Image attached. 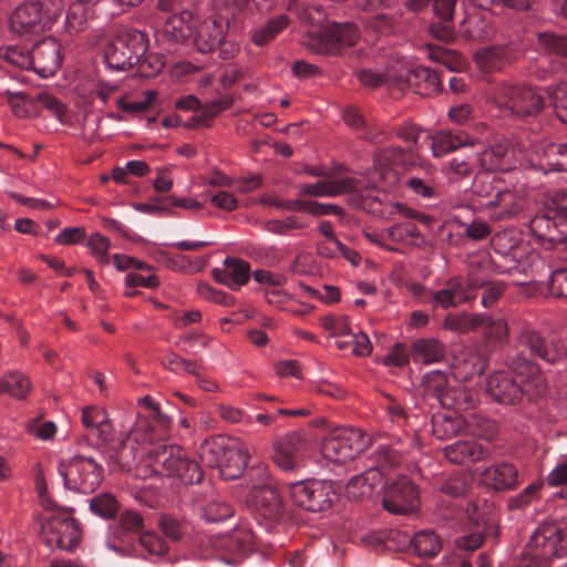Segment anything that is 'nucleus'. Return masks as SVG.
Masks as SVG:
<instances>
[{
	"mask_svg": "<svg viewBox=\"0 0 567 567\" xmlns=\"http://www.w3.org/2000/svg\"><path fill=\"white\" fill-rule=\"evenodd\" d=\"M402 166L405 175L402 184L406 190L421 199H436L441 196L442 185L436 168L430 163L415 164V152L412 147L390 146L380 148L373 156V168L370 181L383 188L393 187L398 181L395 167Z\"/></svg>",
	"mask_w": 567,
	"mask_h": 567,
	"instance_id": "nucleus-1",
	"label": "nucleus"
},
{
	"mask_svg": "<svg viewBox=\"0 0 567 567\" xmlns=\"http://www.w3.org/2000/svg\"><path fill=\"white\" fill-rule=\"evenodd\" d=\"M251 0H215L213 14L202 21L193 32L196 50L207 54L218 51L223 60L233 59L239 51L238 43L227 37V31L241 28L251 11Z\"/></svg>",
	"mask_w": 567,
	"mask_h": 567,
	"instance_id": "nucleus-2",
	"label": "nucleus"
},
{
	"mask_svg": "<svg viewBox=\"0 0 567 567\" xmlns=\"http://www.w3.org/2000/svg\"><path fill=\"white\" fill-rule=\"evenodd\" d=\"M506 364L520 380H515L505 371L491 374L487 378L486 390L496 402L516 404L523 396L533 401L546 392L547 384L540 367L532 362L523 351L509 353Z\"/></svg>",
	"mask_w": 567,
	"mask_h": 567,
	"instance_id": "nucleus-3",
	"label": "nucleus"
},
{
	"mask_svg": "<svg viewBox=\"0 0 567 567\" xmlns=\"http://www.w3.org/2000/svg\"><path fill=\"white\" fill-rule=\"evenodd\" d=\"M106 65L115 71L137 66L141 75L155 76L164 66V58L150 51V38L135 28L120 30L104 51Z\"/></svg>",
	"mask_w": 567,
	"mask_h": 567,
	"instance_id": "nucleus-4",
	"label": "nucleus"
},
{
	"mask_svg": "<svg viewBox=\"0 0 567 567\" xmlns=\"http://www.w3.org/2000/svg\"><path fill=\"white\" fill-rule=\"evenodd\" d=\"M251 450L239 439L216 435L199 445L198 455L206 466L218 468L224 480H235L247 467Z\"/></svg>",
	"mask_w": 567,
	"mask_h": 567,
	"instance_id": "nucleus-5",
	"label": "nucleus"
},
{
	"mask_svg": "<svg viewBox=\"0 0 567 567\" xmlns=\"http://www.w3.org/2000/svg\"><path fill=\"white\" fill-rule=\"evenodd\" d=\"M146 465L153 474L173 477L183 484H198L204 477L198 463L176 444H163L148 450Z\"/></svg>",
	"mask_w": 567,
	"mask_h": 567,
	"instance_id": "nucleus-6",
	"label": "nucleus"
},
{
	"mask_svg": "<svg viewBox=\"0 0 567 567\" xmlns=\"http://www.w3.org/2000/svg\"><path fill=\"white\" fill-rule=\"evenodd\" d=\"M401 462V455L388 445L378 446L371 455V465L361 474L352 476L344 486L349 499L371 498L386 473Z\"/></svg>",
	"mask_w": 567,
	"mask_h": 567,
	"instance_id": "nucleus-7",
	"label": "nucleus"
},
{
	"mask_svg": "<svg viewBox=\"0 0 567 567\" xmlns=\"http://www.w3.org/2000/svg\"><path fill=\"white\" fill-rule=\"evenodd\" d=\"M63 9L62 0H32L18 7L10 18L13 33L31 39L51 29Z\"/></svg>",
	"mask_w": 567,
	"mask_h": 567,
	"instance_id": "nucleus-8",
	"label": "nucleus"
},
{
	"mask_svg": "<svg viewBox=\"0 0 567 567\" xmlns=\"http://www.w3.org/2000/svg\"><path fill=\"white\" fill-rule=\"evenodd\" d=\"M494 102L504 115L523 118L539 114L546 97L530 86L502 84L495 92Z\"/></svg>",
	"mask_w": 567,
	"mask_h": 567,
	"instance_id": "nucleus-9",
	"label": "nucleus"
},
{
	"mask_svg": "<svg viewBox=\"0 0 567 567\" xmlns=\"http://www.w3.org/2000/svg\"><path fill=\"white\" fill-rule=\"evenodd\" d=\"M524 555L536 567L547 566L554 557L567 556V533L554 524L539 526L530 536Z\"/></svg>",
	"mask_w": 567,
	"mask_h": 567,
	"instance_id": "nucleus-10",
	"label": "nucleus"
},
{
	"mask_svg": "<svg viewBox=\"0 0 567 567\" xmlns=\"http://www.w3.org/2000/svg\"><path fill=\"white\" fill-rule=\"evenodd\" d=\"M58 472L68 489L82 494L93 493L103 480V467L93 457L82 455L62 460Z\"/></svg>",
	"mask_w": 567,
	"mask_h": 567,
	"instance_id": "nucleus-11",
	"label": "nucleus"
},
{
	"mask_svg": "<svg viewBox=\"0 0 567 567\" xmlns=\"http://www.w3.org/2000/svg\"><path fill=\"white\" fill-rule=\"evenodd\" d=\"M370 444V436L357 427L334 429L322 442V456L333 463L354 458Z\"/></svg>",
	"mask_w": 567,
	"mask_h": 567,
	"instance_id": "nucleus-12",
	"label": "nucleus"
},
{
	"mask_svg": "<svg viewBox=\"0 0 567 567\" xmlns=\"http://www.w3.org/2000/svg\"><path fill=\"white\" fill-rule=\"evenodd\" d=\"M286 489L296 506L309 512L329 509L336 499L332 484L326 481H299L288 484Z\"/></svg>",
	"mask_w": 567,
	"mask_h": 567,
	"instance_id": "nucleus-13",
	"label": "nucleus"
},
{
	"mask_svg": "<svg viewBox=\"0 0 567 567\" xmlns=\"http://www.w3.org/2000/svg\"><path fill=\"white\" fill-rule=\"evenodd\" d=\"M308 34L311 50L330 55H337L343 48L354 45L360 37L358 27L351 22H331L322 30Z\"/></svg>",
	"mask_w": 567,
	"mask_h": 567,
	"instance_id": "nucleus-14",
	"label": "nucleus"
},
{
	"mask_svg": "<svg viewBox=\"0 0 567 567\" xmlns=\"http://www.w3.org/2000/svg\"><path fill=\"white\" fill-rule=\"evenodd\" d=\"M41 539L49 548L72 550L80 539L79 526L68 513L52 514L41 526Z\"/></svg>",
	"mask_w": 567,
	"mask_h": 567,
	"instance_id": "nucleus-15",
	"label": "nucleus"
},
{
	"mask_svg": "<svg viewBox=\"0 0 567 567\" xmlns=\"http://www.w3.org/2000/svg\"><path fill=\"white\" fill-rule=\"evenodd\" d=\"M518 344L520 351H528L527 358L532 362V358L539 359L548 365H564L566 362L565 346L556 338H545L535 330L526 329L519 334Z\"/></svg>",
	"mask_w": 567,
	"mask_h": 567,
	"instance_id": "nucleus-16",
	"label": "nucleus"
},
{
	"mask_svg": "<svg viewBox=\"0 0 567 567\" xmlns=\"http://www.w3.org/2000/svg\"><path fill=\"white\" fill-rule=\"evenodd\" d=\"M372 176V171L368 173L367 176L360 177L362 181V189L355 192V196L353 197V204L357 207H360L363 210H368L374 215H379L380 217L392 220L396 214L403 215L405 217H413L415 212L409 208L406 205L401 203H390L385 206H382L381 199L374 195H372L373 190L382 189L386 190L388 188L381 187V184L377 182L379 187L370 181Z\"/></svg>",
	"mask_w": 567,
	"mask_h": 567,
	"instance_id": "nucleus-17",
	"label": "nucleus"
},
{
	"mask_svg": "<svg viewBox=\"0 0 567 567\" xmlns=\"http://www.w3.org/2000/svg\"><path fill=\"white\" fill-rule=\"evenodd\" d=\"M389 550H403L406 547H413L419 557L433 558L441 548L442 540L433 530H421L411 537L408 534H401L400 530H390L383 540Z\"/></svg>",
	"mask_w": 567,
	"mask_h": 567,
	"instance_id": "nucleus-18",
	"label": "nucleus"
},
{
	"mask_svg": "<svg viewBox=\"0 0 567 567\" xmlns=\"http://www.w3.org/2000/svg\"><path fill=\"white\" fill-rule=\"evenodd\" d=\"M382 504L392 514H410L420 505L419 489L411 480L401 476L384 486Z\"/></svg>",
	"mask_w": 567,
	"mask_h": 567,
	"instance_id": "nucleus-19",
	"label": "nucleus"
},
{
	"mask_svg": "<svg viewBox=\"0 0 567 567\" xmlns=\"http://www.w3.org/2000/svg\"><path fill=\"white\" fill-rule=\"evenodd\" d=\"M249 501L258 517L266 520L268 529L279 522L285 513L282 497L278 489L268 484L254 486Z\"/></svg>",
	"mask_w": 567,
	"mask_h": 567,
	"instance_id": "nucleus-20",
	"label": "nucleus"
},
{
	"mask_svg": "<svg viewBox=\"0 0 567 567\" xmlns=\"http://www.w3.org/2000/svg\"><path fill=\"white\" fill-rule=\"evenodd\" d=\"M309 441L303 432H290L274 442L272 458L285 471H292L299 466Z\"/></svg>",
	"mask_w": 567,
	"mask_h": 567,
	"instance_id": "nucleus-21",
	"label": "nucleus"
},
{
	"mask_svg": "<svg viewBox=\"0 0 567 567\" xmlns=\"http://www.w3.org/2000/svg\"><path fill=\"white\" fill-rule=\"evenodd\" d=\"M31 66L42 78L53 76L61 66V45L53 38H44L31 48Z\"/></svg>",
	"mask_w": 567,
	"mask_h": 567,
	"instance_id": "nucleus-22",
	"label": "nucleus"
},
{
	"mask_svg": "<svg viewBox=\"0 0 567 567\" xmlns=\"http://www.w3.org/2000/svg\"><path fill=\"white\" fill-rule=\"evenodd\" d=\"M480 285L478 277L470 275L467 279L451 278L445 286L434 292L433 300L442 308L456 307L475 298V286Z\"/></svg>",
	"mask_w": 567,
	"mask_h": 567,
	"instance_id": "nucleus-23",
	"label": "nucleus"
},
{
	"mask_svg": "<svg viewBox=\"0 0 567 567\" xmlns=\"http://www.w3.org/2000/svg\"><path fill=\"white\" fill-rule=\"evenodd\" d=\"M529 228L537 238L550 244L564 243L567 238L566 219H559L548 205L544 214H538L530 219Z\"/></svg>",
	"mask_w": 567,
	"mask_h": 567,
	"instance_id": "nucleus-24",
	"label": "nucleus"
},
{
	"mask_svg": "<svg viewBox=\"0 0 567 567\" xmlns=\"http://www.w3.org/2000/svg\"><path fill=\"white\" fill-rule=\"evenodd\" d=\"M514 148L507 140L492 143L476 155L481 171L505 172L513 167Z\"/></svg>",
	"mask_w": 567,
	"mask_h": 567,
	"instance_id": "nucleus-25",
	"label": "nucleus"
},
{
	"mask_svg": "<svg viewBox=\"0 0 567 567\" xmlns=\"http://www.w3.org/2000/svg\"><path fill=\"white\" fill-rule=\"evenodd\" d=\"M362 189V181L354 177H343L340 179H324L315 184H305L300 187V195L313 197H336L342 194H349L352 198L355 192Z\"/></svg>",
	"mask_w": 567,
	"mask_h": 567,
	"instance_id": "nucleus-26",
	"label": "nucleus"
},
{
	"mask_svg": "<svg viewBox=\"0 0 567 567\" xmlns=\"http://www.w3.org/2000/svg\"><path fill=\"white\" fill-rule=\"evenodd\" d=\"M485 486L504 492L516 488L519 485V476L516 466L512 463L501 462L486 467L481 475Z\"/></svg>",
	"mask_w": 567,
	"mask_h": 567,
	"instance_id": "nucleus-27",
	"label": "nucleus"
},
{
	"mask_svg": "<svg viewBox=\"0 0 567 567\" xmlns=\"http://www.w3.org/2000/svg\"><path fill=\"white\" fill-rule=\"evenodd\" d=\"M404 80L408 86L416 94L431 96L441 91V76L435 70L416 65L405 72Z\"/></svg>",
	"mask_w": 567,
	"mask_h": 567,
	"instance_id": "nucleus-28",
	"label": "nucleus"
},
{
	"mask_svg": "<svg viewBox=\"0 0 567 567\" xmlns=\"http://www.w3.org/2000/svg\"><path fill=\"white\" fill-rule=\"evenodd\" d=\"M214 279L233 290L246 285L250 278V265L246 260L227 257L224 260V269L213 270Z\"/></svg>",
	"mask_w": 567,
	"mask_h": 567,
	"instance_id": "nucleus-29",
	"label": "nucleus"
},
{
	"mask_svg": "<svg viewBox=\"0 0 567 567\" xmlns=\"http://www.w3.org/2000/svg\"><path fill=\"white\" fill-rule=\"evenodd\" d=\"M434 157L444 156L457 148L473 144V138L462 130H441L434 135H426Z\"/></svg>",
	"mask_w": 567,
	"mask_h": 567,
	"instance_id": "nucleus-30",
	"label": "nucleus"
},
{
	"mask_svg": "<svg viewBox=\"0 0 567 567\" xmlns=\"http://www.w3.org/2000/svg\"><path fill=\"white\" fill-rule=\"evenodd\" d=\"M505 182L495 173L480 171L471 185V197L480 205L488 209V202H494L497 190H501Z\"/></svg>",
	"mask_w": 567,
	"mask_h": 567,
	"instance_id": "nucleus-31",
	"label": "nucleus"
},
{
	"mask_svg": "<svg viewBox=\"0 0 567 567\" xmlns=\"http://www.w3.org/2000/svg\"><path fill=\"white\" fill-rule=\"evenodd\" d=\"M524 207L523 197L515 190L509 189L506 184L497 190L494 202H488V210H492V218L499 220L512 218L518 215Z\"/></svg>",
	"mask_w": 567,
	"mask_h": 567,
	"instance_id": "nucleus-32",
	"label": "nucleus"
},
{
	"mask_svg": "<svg viewBox=\"0 0 567 567\" xmlns=\"http://www.w3.org/2000/svg\"><path fill=\"white\" fill-rule=\"evenodd\" d=\"M234 104V97L226 93L223 97L206 103L198 114L192 115L183 126L187 128L209 127L214 117L221 112L230 109Z\"/></svg>",
	"mask_w": 567,
	"mask_h": 567,
	"instance_id": "nucleus-33",
	"label": "nucleus"
},
{
	"mask_svg": "<svg viewBox=\"0 0 567 567\" xmlns=\"http://www.w3.org/2000/svg\"><path fill=\"white\" fill-rule=\"evenodd\" d=\"M512 59V50L505 45L488 47L475 53V62L485 73L502 70Z\"/></svg>",
	"mask_w": 567,
	"mask_h": 567,
	"instance_id": "nucleus-34",
	"label": "nucleus"
},
{
	"mask_svg": "<svg viewBox=\"0 0 567 567\" xmlns=\"http://www.w3.org/2000/svg\"><path fill=\"white\" fill-rule=\"evenodd\" d=\"M444 455L451 463L464 464L483 460L486 450L475 441L465 440L445 446Z\"/></svg>",
	"mask_w": 567,
	"mask_h": 567,
	"instance_id": "nucleus-35",
	"label": "nucleus"
},
{
	"mask_svg": "<svg viewBox=\"0 0 567 567\" xmlns=\"http://www.w3.org/2000/svg\"><path fill=\"white\" fill-rule=\"evenodd\" d=\"M445 357V346L434 338H420L411 346V358L414 362L432 364Z\"/></svg>",
	"mask_w": 567,
	"mask_h": 567,
	"instance_id": "nucleus-36",
	"label": "nucleus"
},
{
	"mask_svg": "<svg viewBox=\"0 0 567 567\" xmlns=\"http://www.w3.org/2000/svg\"><path fill=\"white\" fill-rule=\"evenodd\" d=\"M136 535L115 525L109 534L105 545L106 547L122 557H132L136 554Z\"/></svg>",
	"mask_w": 567,
	"mask_h": 567,
	"instance_id": "nucleus-37",
	"label": "nucleus"
},
{
	"mask_svg": "<svg viewBox=\"0 0 567 567\" xmlns=\"http://www.w3.org/2000/svg\"><path fill=\"white\" fill-rule=\"evenodd\" d=\"M432 432L439 440H449L460 434L465 427V421L450 414H435L432 417Z\"/></svg>",
	"mask_w": 567,
	"mask_h": 567,
	"instance_id": "nucleus-38",
	"label": "nucleus"
},
{
	"mask_svg": "<svg viewBox=\"0 0 567 567\" xmlns=\"http://www.w3.org/2000/svg\"><path fill=\"white\" fill-rule=\"evenodd\" d=\"M289 24V18L280 14L270 19L265 25L257 28L251 37L252 42L258 47H264L271 42Z\"/></svg>",
	"mask_w": 567,
	"mask_h": 567,
	"instance_id": "nucleus-39",
	"label": "nucleus"
},
{
	"mask_svg": "<svg viewBox=\"0 0 567 567\" xmlns=\"http://www.w3.org/2000/svg\"><path fill=\"white\" fill-rule=\"evenodd\" d=\"M422 384L425 396L435 399L442 405L445 404L444 395L447 388V377L444 372L439 370L427 372L423 375Z\"/></svg>",
	"mask_w": 567,
	"mask_h": 567,
	"instance_id": "nucleus-40",
	"label": "nucleus"
},
{
	"mask_svg": "<svg viewBox=\"0 0 567 567\" xmlns=\"http://www.w3.org/2000/svg\"><path fill=\"white\" fill-rule=\"evenodd\" d=\"M539 49L546 54L567 58V35L555 32H539L537 34Z\"/></svg>",
	"mask_w": 567,
	"mask_h": 567,
	"instance_id": "nucleus-41",
	"label": "nucleus"
},
{
	"mask_svg": "<svg viewBox=\"0 0 567 567\" xmlns=\"http://www.w3.org/2000/svg\"><path fill=\"white\" fill-rule=\"evenodd\" d=\"M120 504L111 493H102L91 498L90 509L95 515L109 519L114 518L118 512Z\"/></svg>",
	"mask_w": 567,
	"mask_h": 567,
	"instance_id": "nucleus-42",
	"label": "nucleus"
},
{
	"mask_svg": "<svg viewBox=\"0 0 567 567\" xmlns=\"http://www.w3.org/2000/svg\"><path fill=\"white\" fill-rule=\"evenodd\" d=\"M0 388L17 399H24L31 389L30 380L19 372H12L0 381Z\"/></svg>",
	"mask_w": 567,
	"mask_h": 567,
	"instance_id": "nucleus-43",
	"label": "nucleus"
},
{
	"mask_svg": "<svg viewBox=\"0 0 567 567\" xmlns=\"http://www.w3.org/2000/svg\"><path fill=\"white\" fill-rule=\"evenodd\" d=\"M138 544L154 558L165 557L168 553L167 543L155 532H144L141 534Z\"/></svg>",
	"mask_w": 567,
	"mask_h": 567,
	"instance_id": "nucleus-44",
	"label": "nucleus"
},
{
	"mask_svg": "<svg viewBox=\"0 0 567 567\" xmlns=\"http://www.w3.org/2000/svg\"><path fill=\"white\" fill-rule=\"evenodd\" d=\"M234 515L231 505L220 499H213L202 509V517L209 523L223 522Z\"/></svg>",
	"mask_w": 567,
	"mask_h": 567,
	"instance_id": "nucleus-45",
	"label": "nucleus"
},
{
	"mask_svg": "<svg viewBox=\"0 0 567 567\" xmlns=\"http://www.w3.org/2000/svg\"><path fill=\"white\" fill-rule=\"evenodd\" d=\"M190 17L192 13L188 11H184L182 14H173L165 24V32L171 34L176 42L185 40L190 32V27L186 23Z\"/></svg>",
	"mask_w": 567,
	"mask_h": 567,
	"instance_id": "nucleus-46",
	"label": "nucleus"
},
{
	"mask_svg": "<svg viewBox=\"0 0 567 567\" xmlns=\"http://www.w3.org/2000/svg\"><path fill=\"white\" fill-rule=\"evenodd\" d=\"M163 365L174 373L198 374V362L195 360H186L176 352L167 353L163 360Z\"/></svg>",
	"mask_w": 567,
	"mask_h": 567,
	"instance_id": "nucleus-47",
	"label": "nucleus"
},
{
	"mask_svg": "<svg viewBox=\"0 0 567 567\" xmlns=\"http://www.w3.org/2000/svg\"><path fill=\"white\" fill-rule=\"evenodd\" d=\"M308 227V221L297 216H287L284 219H271L265 225L266 230L276 235H286L291 230Z\"/></svg>",
	"mask_w": 567,
	"mask_h": 567,
	"instance_id": "nucleus-48",
	"label": "nucleus"
},
{
	"mask_svg": "<svg viewBox=\"0 0 567 567\" xmlns=\"http://www.w3.org/2000/svg\"><path fill=\"white\" fill-rule=\"evenodd\" d=\"M478 282L480 285L475 286V293L477 292L478 289L482 290L481 305L484 308L493 307L504 293V285L498 281H485L480 278Z\"/></svg>",
	"mask_w": 567,
	"mask_h": 567,
	"instance_id": "nucleus-49",
	"label": "nucleus"
},
{
	"mask_svg": "<svg viewBox=\"0 0 567 567\" xmlns=\"http://www.w3.org/2000/svg\"><path fill=\"white\" fill-rule=\"evenodd\" d=\"M0 56L8 63L20 69L30 70L31 49L19 45H10L0 50Z\"/></svg>",
	"mask_w": 567,
	"mask_h": 567,
	"instance_id": "nucleus-50",
	"label": "nucleus"
},
{
	"mask_svg": "<svg viewBox=\"0 0 567 567\" xmlns=\"http://www.w3.org/2000/svg\"><path fill=\"white\" fill-rule=\"evenodd\" d=\"M484 320L485 317L482 315L458 317L449 315L444 320V327L449 330L465 331L481 327Z\"/></svg>",
	"mask_w": 567,
	"mask_h": 567,
	"instance_id": "nucleus-51",
	"label": "nucleus"
},
{
	"mask_svg": "<svg viewBox=\"0 0 567 567\" xmlns=\"http://www.w3.org/2000/svg\"><path fill=\"white\" fill-rule=\"evenodd\" d=\"M475 7L483 10H493L495 7L505 6L517 11L530 10L536 0H468Z\"/></svg>",
	"mask_w": 567,
	"mask_h": 567,
	"instance_id": "nucleus-52",
	"label": "nucleus"
},
{
	"mask_svg": "<svg viewBox=\"0 0 567 567\" xmlns=\"http://www.w3.org/2000/svg\"><path fill=\"white\" fill-rule=\"evenodd\" d=\"M486 27L485 20L475 16L468 17L461 24V33L471 41L483 40L488 35Z\"/></svg>",
	"mask_w": 567,
	"mask_h": 567,
	"instance_id": "nucleus-53",
	"label": "nucleus"
},
{
	"mask_svg": "<svg viewBox=\"0 0 567 567\" xmlns=\"http://www.w3.org/2000/svg\"><path fill=\"white\" fill-rule=\"evenodd\" d=\"M442 172L451 179L467 177L473 172V164L464 157L454 156L444 163Z\"/></svg>",
	"mask_w": 567,
	"mask_h": 567,
	"instance_id": "nucleus-54",
	"label": "nucleus"
},
{
	"mask_svg": "<svg viewBox=\"0 0 567 567\" xmlns=\"http://www.w3.org/2000/svg\"><path fill=\"white\" fill-rule=\"evenodd\" d=\"M547 94L554 103L557 117L567 124V83H559L548 89Z\"/></svg>",
	"mask_w": 567,
	"mask_h": 567,
	"instance_id": "nucleus-55",
	"label": "nucleus"
},
{
	"mask_svg": "<svg viewBox=\"0 0 567 567\" xmlns=\"http://www.w3.org/2000/svg\"><path fill=\"white\" fill-rule=\"evenodd\" d=\"M542 483L534 482L525 487L518 495L512 496L507 501V507L511 511L524 509L527 507L533 498L539 493Z\"/></svg>",
	"mask_w": 567,
	"mask_h": 567,
	"instance_id": "nucleus-56",
	"label": "nucleus"
},
{
	"mask_svg": "<svg viewBox=\"0 0 567 567\" xmlns=\"http://www.w3.org/2000/svg\"><path fill=\"white\" fill-rule=\"evenodd\" d=\"M548 290L556 298L567 299V268H558L551 271Z\"/></svg>",
	"mask_w": 567,
	"mask_h": 567,
	"instance_id": "nucleus-57",
	"label": "nucleus"
},
{
	"mask_svg": "<svg viewBox=\"0 0 567 567\" xmlns=\"http://www.w3.org/2000/svg\"><path fill=\"white\" fill-rule=\"evenodd\" d=\"M123 529L136 535L140 538V535L144 533V522L143 517L135 511L127 509L123 512L120 517L117 524Z\"/></svg>",
	"mask_w": 567,
	"mask_h": 567,
	"instance_id": "nucleus-58",
	"label": "nucleus"
},
{
	"mask_svg": "<svg viewBox=\"0 0 567 567\" xmlns=\"http://www.w3.org/2000/svg\"><path fill=\"white\" fill-rule=\"evenodd\" d=\"M158 526L161 530L171 539L178 540L186 533V525L177 518L165 515L162 516Z\"/></svg>",
	"mask_w": 567,
	"mask_h": 567,
	"instance_id": "nucleus-59",
	"label": "nucleus"
},
{
	"mask_svg": "<svg viewBox=\"0 0 567 567\" xmlns=\"http://www.w3.org/2000/svg\"><path fill=\"white\" fill-rule=\"evenodd\" d=\"M87 246L99 262H109L107 251L110 249L111 244L105 236H103L100 233L91 235V237L87 240Z\"/></svg>",
	"mask_w": 567,
	"mask_h": 567,
	"instance_id": "nucleus-60",
	"label": "nucleus"
},
{
	"mask_svg": "<svg viewBox=\"0 0 567 567\" xmlns=\"http://www.w3.org/2000/svg\"><path fill=\"white\" fill-rule=\"evenodd\" d=\"M381 406L385 410L388 416L393 423L402 425L408 419L404 406L390 395H385L381 402Z\"/></svg>",
	"mask_w": 567,
	"mask_h": 567,
	"instance_id": "nucleus-61",
	"label": "nucleus"
},
{
	"mask_svg": "<svg viewBox=\"0 0 567 567\" xmlns=\"http://www.w3.org/2000/svg\"><path fill=\"white\" fill-rule=\"evenodd\" d=\"M323 329L331 332L334 337L347 334L351 330L346 317L324 316L320 319Z\"/></svg>",
	"mask_w": 567,
	"mask_h": 567,
	"instance_id": "nucleus-62",
	"label": "nucleus"
},
{
	"mask_svg": "<svg viewBox=\"0 0 567 567\" xmlns=\"http://www.w3.org/2000/svg\"><path fill=\"white\" fill-rule=\"evenodd\" d=\"M547 156L549 158L556 157L549 163L555 171H567V143L550 144L547 150Z\"/></svg>",
	"mask_w": 567,
	"mask_h": 567,
	"instance_id": "nucleus-63",
	"label": "nucleus"
},
{
	"mask_svg": "<svg viewBox=\"0 0 567 567\" xmlns=\"http://www.w3.org/2000/svg\"><path fill=\"white\" fill-rule=\"evenodd\" d=\"M548 207L557 214L559 219H566L567 221V188L555 192L548 198Z\"/></svg>",
	"mask_w": 567,
	"mask_h": 567,
	"instance_id": "nucleus-64",
	"label": "nucleus"
}]
</instances>
